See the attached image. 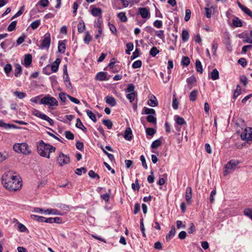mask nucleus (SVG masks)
<instances>
[{
    "instance_id": "f257e3e1",
    "label": "nucleus",
    "mask_w": 252,
    "mask_h": 252,
    "mask_svg": "<svg viewBox=\"0 0 252 252\" xmlns=\"http://www.w3.org/2000/svg\"><path fill=\"white\" fill-rule=\"evenodd\" d=\"M1 182L5 189L10 191L18 190L22 185L20 176L14 175L10 171L4 173L1 177Z\"/></svg>"
},
{
    "instance_id": "f03ea898",
    "label": "nucleus",
    "mask_w": 252,
    "mask_h": 252,
    "mask_svg": "<svg viewBox=\"0 0 252 252\" xmlns=\"http://www.w3.org/2000/svg\"><path fill=\"white\" fill-rule=\"evenodd\" d=\"M56 148L49 144L44 142L43 140H40L37 144V151L38 154L42 157L50 158V154L55 152Z\"/></svg>"
},
{
    "instance_id": "7ed1b4c3",
    "label": "nucleus",
    "mask_w": 252,
    "mask_h": 252,
    "mask_svg": "<svg viewBox=\"0 0 252 252\" xmlns=\"http://www.w3.org/2000/svg\"><path fill=\"white\" fill-rule=\"evenodd\" d=\"M13 149L17 153H22L26 155H29L32 153L29 145L26 143H15L13 146Z\"/></svg>"
},
{
    "instance_id": "20e7f679",
    "label": "nucleus",
    "mask_w": 252,
    "mask_h": 252,
    "mask_svg": "<svg viewBox=\"0 0 252 252\" xmlns=\"http://www.w3.org/2000/svg\"><path fill=\"white\" fill-rule=\"evenodd\" d=\"M40 104L48 105L51 109H53L54 106L58 105V101L55 97L47 95L40 100Z\"/></svg>"
},
{
    "instance_id": "39448f33",
    "label": "nucleus",
    "mask_w": 252,
    "mask_h": 252,
    "mask_svg": "<svg viewBox=\"0 0 252 252\" xmlns=\"http://www.w3.org/2000/svg\"><path fill=\"white\" fill-rule=\"evenodd\" d=\"M240 138L242 140L246 141L248 144L252 142V127H246L244 130L241 133Z\"/></svg>"
},
{
    "instance_id": "423d86ee",
    "label": "nucleus",
    "mask_w": 252,
    "mask_h": 252,
    "mask_svg": "<svg viewBox=\"0 0 252 252\" xmlns=\"http://www.w3.org/2000/svg\"><path fill=\"white\" fill-rule=\"evenodd\" d=\"M241 163V161L236 159H231L224 166V175L226 176L230 173V170L233 169L237 165Z\"/></svg>"
},
{
    "instance_id": "0eeeda50",
    "label": "nucleus",
    "mask_w": 252,
    "mask_h": 252,
    "mask_svg": "<svg viewBox=\"0 0 252 252\" xmlns=\"http://www.w3.org/2000/svg\"><path fill=\"white\" fill-rule=\"evenodd\" d=\"M57 161L60 166H63V165L69 163L70 158L68 156L64 155L63 153H60L57 158Z\"/></svg>"
},
{
    "instance_id": "6e6552de",
    "label": "nucleus",
    "mask_w": 252,
    "mask_h": 252,
    "mask_svg": "<svg viewBox=\"0 0 252 252\" xmlns=\"http://www.w3.org/2000/svg\"><path fill=\"white\" fill-rule=\"evenodd\" d=\"M51 44V35L49 32H47L43 36V39L41 42V48L48 49Z\"/></svg>"
},
{
    "instance_id": "1a4fd4ad",
    "label": "nucleus",
    "mask_w": 252,
    "mask_h": 252,
    "mask_svg": "<svg viewBox=\"0 0 252 252\" xmlns=\"http://www.w3.org/2000/svg\"><path fill=\"white\" fill-rule=\"evenodd\" d=\"M138 14H139L142 18H147L150 17V13L149 8L148 7H140L138 8Z\"/></svg>"
},
{
    "instance_id": "9d476101",
    "label": "nucleus",
    "mask_w": 252,
    "mask_h": 252,
    "mask_svg": "<svg viewBox=\"0 0 252 252\" xmlns=\"http://www.w3.org/2000/svg\"><path fill=\"white\" fill-rule=\"evenodd\" d=\"M192 189L191 187H188L186 189L185 198L189 205L191 204Z\"/></svg>"
},
{
    "instance_id": "9b49d317",
    "label": "nucleus",
    "mask_w": 252,
    "mask_h": 252,
    "mask_svg": "<svg viewBox=\"0 0 252 252\" xmlns=\"http://www.w3.org/2000/svg\"><path fill=\"white\" fill-rule=\"evenodd\" d=\"M196 82V78L192 76L187 79V88L189 90H191L193 87L195 86Z\"/></svg>"
},
{
    "instance_id": "f8f14e48",
    "label": "nucleus",
    "mask_w": 252,
    "mask_h": 252,
    "mask_svg": "<svg viewBox=\"0 0 252 252\" xmlns=\"http://www.w3.org/2000/svg\"><path fill=\"white\" fill-rule=\"evenodd\" d=\"M124 138L128 141L131 140L133 138L132 131L130 127H127L125 131Z\"/></svg>"
},
{
    "instance_id": "ddd939ff",
    "label": "nucleus",
    "mask_w": 252,
    "mask_h": 252,
    "mask_svg": "<svg viewBox=\"0 0 252 252\" xmlns=\"http://www.w3.org/2000/svg\"><path fill=\"white\" fill-rule=\"evenodd\" d=\"M239 7L246 14L252 19V11L246 6L242 4L240 2H237Z\"/></svg>"
},
{
    "instance_id": "4468645a",
    "label": "nucleus",
    "mask_w": 252,
    "mask_h": 252,
    "mask_svg": "<svg viewBox=\"0 0 252 252\" xmlns=\"http://www.w3.org/2000/svg\"><path fill=\"white\" fill-rule=\"evenodd\" d=\"M61 62V59L58 58L51 64L50 67L52 72H56L58 71Z\"/></svg>"
},
{
    "instance_id": "2eb2a0df",
    "label": "nucleus",
    "mask_w": 252,
    "mask_h": 252,
    "mask_svg": "<svg viewBox=\"0 0 252 252\" xmlns=\"http://www.w3.org/2000/svg\"><path fill=\"white\" fill-rule=\"evenodd\" d=\"M91 13L94 17H102V10L100 8L93 7L91 9Z\"/></svg>"
},
{
    "instance_id": "dca6fc26",
    "label": "nucleus",
    "mask_w": 252,
    "mask_h": 252,
    "mask_svg": "<svg viewBox=\"0 0 252 252\" xmlns=\"http://www.w3.org/2000/svg\"><path fill=\"white\" fill-rule=\"evenodd\" d=\"M95 79L99 81L108 80L107 78V73L105 72H99L97 73L95 76Z\"/></svg>"
},
{
    "instance_id": "f3484780",
    "label": "nucleus",
    "mask_w": 252,
    "mask_h": 252,
    "mask_svg": "<svg viewBox=\"0 0 252 252\" xmlns=\"http://www.w3.org/2000/svg\"><path fill=\"white\" fill-rule=\"evenodd\" d=\"M176 234V230L174 225H172L171 228V230L169 232L166 236V240L167 241H169Z\"/></svg>"
},
{
    "instance_id": "a211bd4d",
    "label": "nucleus",
    "mask_w": 252,
    "mask_h": 252,
    "mask_svg": "<svg viewBox=\"0 0 252 252\" xmlns=\"http://www.w3.org/2000/svg\"><path fill=\"white\" fill-rule=\"evenodd\" d=\"M106 102L111 106H114L116 104V101L112 96L108 95L105 97Z\"/></svg>"
},
{
    "instance_id": "6ab92c4d",
    "label": "nucleus",
    "mask_w": 252,
    "mask_h": 252,
    "mask_svg": "<svg viewBox=\"0 0 252 252\" xmlns=\"http://www.w3.org/2000/svg\"><path fill=\"white\" fill-rule=\"evenodd\" d=\"M148 104L151 107H155L158 105V102L156 97L153 95L148 100Z\"/></svg>"
},
{
    "instance_id": "aec40b11",
    "label": "nucleus",
    "mask_w": 252,
    "mask_h": 252,
    "mask_svg": "<svg viewBox=\"0 0 252 252\" xmlns=\"http://www.w3.org/2000/svg\"><path fill=\"white\" fill-rule=\"evenodd\" d=\"M32 114L42 119H43L44 118H46L45 114L41 113L40 111L35 109H32Z\"/></svg>"
},
{
    "instance_id": "412c9836",
    "label": "nucleus",
    "mask_w": 252,
    "mask_h": 252,
    "mask_svg": "<svg viewBox=\"0 0 252 252\" xmlns=\"http://www.w3.org/2000/svg\"><path fill=\"white\" fill-rule=\"evenodd\" d=\"M44 214L48 215H60L61 213L60 212L56 209H48L44 211Z\"/></svg>"
},
{
    "instance_id": "4be33fe9",
    "label": "nucleus",
    "mask_w": 252,
    "mask_h": 252,
    "mask_svg": "<svg viewBox=\"0 0 252 252\" xmlns=\"http://www.w3.org/2000/svg\"><path fill=\"white\" fill-rule=\"evenodd\" d=\"M31 218L39 222H44L45 217L36 215H31Z\"/></svg>"
},
{
    "instance_id": "5701e85b",
    "label": "nucleus",
    "mask_w": 252,
    "mask_h": 252,
    "mask_svg": "<svg viewBox=\"0 0 252 252\" xmlns=\"http://www.w3.org/2000/svg\"><path fill=\"white\" fill-rule=\"evenodd\" d=\"M64 41L60 40L58 43V51L62 53H64L65 50V44Z\"/></svg>"
},
{
    "instance_id": "b1692460",
    "label": "nucleus",
    "mask_w": 252,
    "mask_h": 252,
    "mask_svg": "<svg viewBox=\"0 0 252 252\" xmlns=\"http://www.w3.org/2000/svg\"><path fill=\"white\" fill-rule=\"evenodd\" d=\"M143 113L148 115H156L155 110L152 108L144 107L143 109Z\"/></svg>"
},
{
    "instance_id": "393cba45",
    "label": "nucleus",
    "mask_w": 252,
    "mask_h": 252,
    "mask_svg": "<svg viewBox=\"0 0 252 252\" xmlns=\"http://www.w3.org/2000/svg\"><path fill=\"white\" fill-rule=\"evenodd\" d=\"M14 75L16 77H19L22 73V67L21 66L17 63L15 65Z\"/></svg>"
},
{
    "instance_id": "a878e982",
    "label": "nucleus",
    "mask_w": 252,
    "mask_h": 252,
    "mask_svg": "<svg viewBox=\"0 0 252 252\" xmlns=\"http://www.w3.org/2000/svg\"><path fill=\"white\" fill-rule=\"evenodd\" d=\"M198 95V91L197 90L192 91L189 94V99L191 101H194L196 100Z\"/></svg>"
},
{
    "instance_id": "bb28decb",
    "label": "nucleus",
    "mask_w": 252,
    "mask_h": 252,
    "mask_svg": "<svg viewBox=\"0 0 252 252\" xmlns=\"http://www.w3.org/2000/svg\"><path fill=\"white\" fill-rule=\"evenodd\" d=\"M9 157L10 155L8 152L4 151L3 153H2L0 152V163L6 160Z\"/></svg>"
},
{
    "instance_id": "cd10ccee",
    "label": "nucleus",
    "mask_w": 252,
    "mask_h": 252,
    "mask_svg": "<svg viewBox=\"0 0 252 252\" xmlns=\"http://www.w3.org/2000/svg\"><path fill=\"white\" fill-rule=\"evenodd\" d=\"M32 62V57L31 54H27L25 55L24 62L25 66H29L31 64Z\"/></svg>"
},
{
    "instance_id": "c85d7f7f",
    "label": "nucleus",
    "mask_w": 252,
    "mask_h": 252,
    "mask_svg": "<svg viewBox=\"0 0 252 252\" xmlns=\"http://www.w3.org/2000/svg\"><path fill=\"white\" fill-rule=\"evenodd\" d=\"M174 120L176 123L178 125H183L186 124L185 120L182 118L178 115H176L174 117Z\"/></svg>"
},
{
    "instance_id": "c756f323",
    "label": "nucleus",
    "mask_w": 252,
    "mask_h": 252,
    "mask_svg": "<svg viewBox=\"0 0 252 252\" xmlns=\"http://www.w3.org/2000/svg\"><path fill=\"white\" fill-rule=\"evenodd\" d=\"M117 16L122 22H126L127 20L125 12H121L117 14Z\"/></svg>"
},
{
    "instance_id": "7c9ffc66",
    "label": "nucleus",
    "mask_w": 252,
    "mask_h": 252,
    "mask_svg": "<svg viewBox=\"0 0 252 252\" xmlns=\"http://www.w3.org/2000/svg\"><path fill=\"white\" fill-rule=\"evenodd\" d=\"M211 78L213 80H216L219 78V72L216 68L213 69L211 72Z\"/></svg>"
},
{
    "instance_id": "2f4dec72",
    "label": "nucleus",
    "mask_w": 252,
    "mask_h": 252,
    "mask_svg": "<svg viewBox=\"0 0 252 252\" xmlns=\"http://www.w3.org/2000/svg\"><path fill=\"white\" fill-rule=\"evenodd\" d=\"M156 115H148L147 118V121L153 125H156L157 122V118L155 117Z\"/></svg>"
},
{
    "instance_id": "473e14b6",
    "label": "nucleus",
    "mask_w": 252,
    "mask_h": 252,
    "mask_svg": "<svg viewBox=\"0 0 252 252\" xmlns=\"http://www.w3.org/2000/svg\"><path fill=\"white\" fill-rule=\"evenodd\" d=\"M195 66L196 70L198 72L202 74L203 72V68L201 64V63L199 60H196L195 61Z\"/></svg>"
},
{
    "instance_id": "72a5a7b5",
    "label": "nucleus",
    "mask_w": 252,
    "mask_h": 252,
    "mask_svg": "<svg viewBox=\"0 0 252 252\" xmlns=\"http://www.w3.org/2000/svg\"><path fill=\"white\" fill-rule=\"evenodd\" d=\"M189 33L188 31L183 30L182 32V39L183 42H187L189 38Z\"/></svg>"
},
{
    "instance_id": "f704fd0d",
    "label": "nucleus",
    "mask_w": 252,
    "mask_h": 252,
    "mask_svg": "<svg viewBox=\"0 0 252 252\" xmlns=\"http://www.w3.org/2000/svg\"><path fill=\"white\" fill-rule=\"evenodd\" d=\"M87 114L88 116L94 122H96V118L94 113L92 111L90 110H87L86 111Z\"/></svg>"
},
{
    "instance_id": "c9c22d12",
    "label": "nucleus",
    "mask_w": 252,
    "mask_h": 252,
    "mask_svg": "<svg viewBox=\"0 0 252 252\" xmlns=\"http://www.w3.org/2000/svg\"><path fill=\"white\" fill-rule=\"evenodd\" d=\"M241 94V89L240 86L239 85H237L236 86V89L234 91V95L233 96V99H236V98L240 95Z\"/></svg>"
},
{
    "instance_id": "e433bc0d",
    "label": "nucleus",
    "mask_w": 252,
    "mask_h": 252,
    "mask_svg": "<svg viewBox=\"0 0 252 252\" xmlns=\"http://www.w3.org/2000/svg\"><path fill=\"white\" fill-rule=\"evenodd\" d=\"M233 24L236 27H241L242 26V22L238 17H235L233 20Z\"/></svg>"
},
{
    "instance_id": "4c0bfd02",
    "label": "nucleus",
    "mask_w": 252,
    "mask_h": 252,
    "mask_svg": "<svg viewBox=\"0 0 252 252\" xmlns=\"http://www.w3.org/2000/svg\"><path fill=\"white\" fill-rule=\"evenodd\" d=\"M161 145V142L159 139H157L154 141L151 146L153 149H157Z\"/></svg>"
},
{
    "instance_id": "58836bf2",
    "label": "nucleus",
    "mask_w": 252,
    "mask_h": 252,
    "mask_svg": "<svg viewBox=\"0 0 252 252\" xmlns=\"http://www.w3.org/2000/svg\"><path fill=\"white\" fill-rule=\"evenodd\" d=\"M78 31L79 32H83L85 30V25L83 21L79 22L77 26Z\"/></svg>"
},
{
    "instance_id": "ea45409f",
    "label": "nucleus",
    "mask_w": 252,
    "mask_h": 252,
    "mask_svg": "<svg viewBox=\"0 0 252 252\" xmlns=\"http://www.w3.org/2000/svg\"><path fill=\"white\" fill-rule=\"evenodd\" d=\"M92 37L91 36V35L89 34V32H85V36L84 38V41L85 43L86 44L89 45L90 42L92 40Z\"/></svg>"
},
{
    "instance_id": "a19ab883",
    "label": "nucleus",
    "mask_w": 252,
    "mask_h": 252,
    "mask_svg": "<svg viewBox=\"0 0 252 252\" xmlns=\"http://www.w3.org/2000/svg\"><path fill=\"white\" fill-rule=\"evenodd\" d=\"M244 214L252 220V208H245L244 210Z\"/></svg>"
},
{
    "instance_id": "79ce46f5",
    "label": "nucleus",
    "mask_w": 252,
    "mask_h": 252,
    "mask_svg": "<svg viewBox=\"0 0 252 252\" xmlns=\"http://www.w3.org/2000/svg\"><path fill=\"white\" fill-rule=\"evenodd\" d=\"M181 63L184 66H188L190 63V59L187 56H184L182 58Z\"/></svg>"
},
{
    "instance_id": "37998d69",
    "label": "nucleus",
    "mask_w": 252,
    "mask_h": 252,
    "mask_svg": "<svg viewBox=\"0 0 252 252\" xmlns=\"http://www.w3.org/2000/svg\"><path fill=\"white\" fill-rule=\"evenodd\" d=\"M146 134L148 135L153 136L156 132V130L150 127H149L146 129Z\"/></svg>"
},
{
    "instance_id": "c03bdc74",
    "label": "nucleus",
    "mask_w": 252,
    "mask_h": 252,
    "mask_svg": "<svg viewBox=\"0 0 252 252\" xmlns=\"http://www.w3.org/2000/svg\"><path fill=\"white\" fill-rule=\"evenodd\" d=\"M18 229L19 231L22 232H25L28 231L27 227L22 223L20 222L17 223Z\"/></svg>"
},
{
    "instance_id": "a18cd8bd",
    "label": "nucleus",
    "mask_w": 252,
    "mask_h": 252,
    "mask_svg": "<svg viewBox=\"0 0 252 252\" xmlns=\"http://www.w3.org/2000/svg\"><path fill=\"white\" fill-rule=\"evenodd\" d=\"M64 81L65 82V85L68 89H71L72 86L71 82L69 80L68 75H66V76H63Z\"/></svg>"
},
{
    "instance_id": "49530a36",
    "label": "nucleus",
    "mask_w": 252,
    "mask_h": 252,
    "mask_svg": "<svg viewBox=\"0 0 252 252\" xmlns=\"http://www.w3.org/2000/svg\"><path fill=\"white\" fill-rule=\"evenodd\" d=\"M159 52L157 48L155 46L153 47L150 51V55L152 57H155Z\"/></svg>"
},
{
    "instance_id": "de8ad7c7",
    "label": "nucleus",
    "mask_w": 252,
    "mask_h": 252,
    "mask_svg": "<svg viewBox=\"0 0 252 252\" xmlns=\"http://www.w3.org/2000/svg\"><path fill=\"white\" fill-rule=\"evenodd\" d=\"M16 24H17L16 21H14L12 22L7 28L8 31L12 32V31H14L16 28Z\"/></svg>"
},
{
    "instance_id": "09e8293b",
    "label": "nucleus",
    "mask_w": 252,
    "mask_h": 252,
    "mask_svg": "<svg viewBox=\"0 0 252 252\" xmlns=\"http://www.w3.org/2000/svg\"><path fill=\"white\" fill-rule=\"evenodd\" d=\"M64 135L66 138L68 140H73L74 138V135L73 133L70 131H65L64 132Z\"/></svg>"
},
{
    "instance_id": "8fccbe9b",
    "label": "nucleus",
    "mask_w": 252,
    "mask_h": 252,
    "mask_svg": "<svg viewBox=\"0 0 252 252\" xmlns=\"http://www.w3.org/2000/svg\"><path fill=\"white\" fill-rule=\"evenodd\" d=\"M14 95H15L18 98L22 99L26 97V94L24 92H21L19 91H15L14 92Z\"/></svg>"
},
{
    "instance_id": "3c124183",
    "label": "nucleus",
    "mask_w": 252,
    "mask_h": 252,
    "mask_svg": "<svg viewBox=\"0 0 252 252\" xmlns=\"http://www.w3.org/2000/svg\"><path fill=\"white\" fill-rule=\"evenodd\" d=\"M90 177L93 179L97 178V179H100V176L98 174L95 173L93 170H90L88 173Z\"/></svg>"
},
{
    "instance_id": "603ef678",
    "label": "nucleus",
    "mask_w": 252,
    "mask_h": 252,
    "mask_svg": "<svg viewBox=\"0 0 252 252\" xmlns=\"http://www.w3.org/2000/svg\"><path fill=\"white\" fill-rule=\"evenodd\" d=\"M40 24V21L39 20H37L33 22H32L31 24V27L32 29L35 30L38 28Z\"/></svg>"
},
{
    "instance_id": "864d4df0",
    "label": "nucleus",
    "mask_w": 252,
    "mask_h": 252,
    "mask_svg": "<svg viewBox=\"0 0 252 252\" xmlns=\"http://www.w3.org/2000/svg\"><path fill=\"white\" fill-rule=\"evenodd\" d=\"M135 87L133 84H129L127 88L126 89V93H135L134 92Z\"/></svg>"
},
{
    "instance_id": "5fc2aeb1",
    "label": "nucleus",
    "mask_w": 252,
    "mask_h": 252,
    "mask_svg": "<svg viewBox=\"0 0 252 252\" xmlns=\"http://www.w3.org/2000/svg\"><path fill=\"white\" fill-rule=\"evenodd\" d=\"M136 95L135 93H130L126 94V98L129 100L130 102H132L135 98Z\"/></svg>"
},
{
    "instance_id": "6e6d98bb",
    "label": "nucleus",
    "mask_w": 252,
    "mask_h": 252,
    "mask_svg": "<svg viewBox=\"0 0 252 252\" xmlns=\"http://www.w3.org/2000/svg\"><path fill=\"white\" fill-rule=\"evenodd\" d=\"M24 6H22L20 7L19 11L11 18V19H13L16 18L19 16H20L24 12Z\"/></svg>"
},
{
    "instance_id": "4d7b16f0",
    "label": "nucleus",
    "mask_w": 252,
    "mask_h": 252,
    "mask_svg": "<svg viewBox=\"0 0 252 252\" xmlns=\"http://www.w3.org/2000/svg\"><path fill=\"white\" fill-rule=\"evenodd\" d=\"M150 175L148 176L147 178V181L149 183L152 184L154 182L155 177L154 175V171H151L150 172Z\"/></svg>"
},
{
    "instance_id": "13d9d810",
    "label": "nucleus",
    "mask_w": 252,
    "mask_h": 252,
    "mask_svg": "<svg viewBox=\"0 0 252 252\" xmlns=\"http://www.w3.org/2000/svg\"><path fill=\"white\" fill-rule=\"evenodd\" d=\"M12 69V66L10 64L7 63L4 67V70L6 75H8V74L10 72Z\"/></svg>"
},
{
    "instance_id": "bf43d9fd",
    "label": "nucleus",
    "mask_w": 252,
    "mask_h": 252,
    "mask_svg": "<svg viewBox=\"0 0 252 252\" xmlns=\"http://www.w3.org/2000/svg\"><path fill=\"white\" fill-rule=\"evenodd\" d=\"M87 171V169L85 167H81L80 168H77L75 170V173L78 175H81L82 174V172L84 173H85Z\"/></svg>"
},
{
    "instance_id": "052dcab7",
    "label": "nucleus",
    "mask_w": 252,
    "mask_h": 252,
    "mask_svg": "<svg viewBox=\"0 0 252 252\" xmlns=\"http://www.w3.org/2000/svg\"><path fill=\"white\" fill-rule=\"evenodd\" d=\"M142 65V62L140 60H137L135 61L132 65L133 68H138L141 67Z\"/></svg>"
},
{
    "instance_id": "680f3d73",
    "label": "nucleus",
    "mask_w": 252,
    "mask_h": 252,
    "mask_svg": "<svg viewBox=\"0 0 252 252\" xmlns=\"http://www.w3.org/2000/svg\"><path fill=\"white\" fill-rule=\"evenodd\" d=\"M240 82L246 86L248 84V78L245 75H242L240 77Z\"/></svg>"
},
{
    "instance_id": "e2e57ef3",
    "label": "nucleus",
    "mask_w": 252,
    "mask_h": 252,
    "mask_svg": "<svg viewBox=\"0 0 252 252\" xmlns=\"http://www.w3.org/2000/svg\"><path fill=\"white\" fill-rule=\"evenodd\" d=\"M140 160L142 162V166L145 169L148 168V166L146 162L145 157L143 155H141L140 157Z\"/></svg>"
},
{
    "instance_id": "0e129e2a",
    "label": "nucleus",
    "mask_w": 252,
    "mask_h": 252,
    "mask_svg": "<svg viewBox=\"0 0 252 252\" xmlns=\"http://www.w3.org/2000/svg\"><path fill=\"white\" fill-rule=\"evenodd\" d=\"M205 16H206V17L208 18H211L212 12V9L207 8V7H205Z\"/></svg>"
},
{
    "instance_id": "69168bd1",
    "label": "nucleus",
    "mask_w": 252,
    "mask_h": 252,
    "mask_svg": "<svg viewBox=\"0 0 252 252\" xmlns=\"http://www.w3.org/2000/svg\"><path fill=\"white\" fill-rule=\"evenodd\" d=\"M186 15L185 17V21H188L190 18V15H191V11L189 9H187L186 10Z\"/></svg>"
},
{
    "instance_id": "338daca9",
    "label": "nucleus",
    "mask_w": 252,
    "mask_h": 252,
    "mask_svg": "<svg viewBox=\"0 0 252 252\" xmlns=\"http://www.w3.org/2000/svg\"><path fill=\"white\" fill-rule=\"evenodd\" d=\"M108 26H109V29H110V31H111V32L113 33L116 34L117 29H116V27L113 24H112L110 23H108Z\"/></svg>"
},
{
    "instance_id": "774afa93",
    "label": "nucleus",
    "mask_w": 252,
    "mask_h": 252,
    "mask_svg": "<svg viewBox=\"0 0 252 252\" xmlns=\"http://www.w3.org/2000/svg\"><path fill=\"white\" fill-rule=\"evenodd\" d=\"M38 3L40 6L44 7L48 5L49 1L48 0H40Z\"/></svg>"
}]
</instances>
